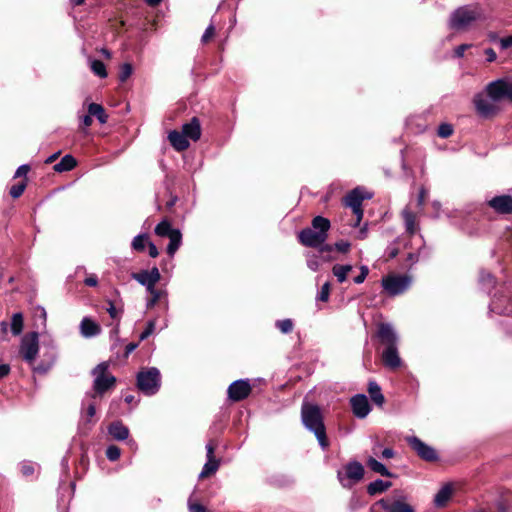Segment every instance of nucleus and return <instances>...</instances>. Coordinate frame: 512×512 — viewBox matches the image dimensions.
<instances>
[{"label": "nucleus", "instance_id": "nucleus-1", "mask_svg": "<svg viewBox=\"0 0 512 512\" xmlns=\"http://www.w3.org/2000/svg\"><path fill=\"white\" fill-rule=\"evenodd\" d=\"M19 351L23 359L31 365L33 371L38 374L47 373L56 361L55 347L51 346L50 349L43 354L42 360L38 364H34L39 351L37 332H31L22 338Z\"/></svg>", "mask_w": 512, "mask_h": 512}, {"label": "nucleus", "instance_id": "nucleus-2", "mask_svg": "<svg viewBox=\"0 0 512 512\" xmlns=\"http://www.w3.org/2000/svg\"><path fill=\"white\" fill-rule=\"evenodd\" d=\"M303 425L316 436L319 445L325 449L328 447L325 426L321 411L316 405L304 404L301 410Z\"/></svg>", "mask_w": 512, "mask_h": 512}, {"label": "nucleus", "instance_id": "nucleus-3", "mask_svg": "<svg viewBox=\"0 0 512 512\" xmlns=\"http://www.w3.org/2000/svg\"><path fill=\"white\" fill-rule=\"evenodd\" d=\"M329 228V220L322 216H317L312 220L311 227H307L299 233V241L305 246L317 247L326 240Z\"/></svg>", "mask_w": 512, "mask_h": 512}, {"label": "nucleus", "instance_id": "nucleus-4", "mask_svg": "<svg viewBox=\"0 0 512 512\" xmlns=\"http://www.w3.org/2000/svg\"><path fill=\"white\" fill-rule=\"evenodd\" d=\"M481 17L482 11L478 5H464L457 8L450 15L449 27L456 31H464Z\"/></svg>", "mask_w": 512, "mask_h": 512}, {"label": "nucleus", "instance_id": "nucleus-5", "mask_svg": "<svg viewBox=\"0 0 512 512\" xmlns=\"http://www.w3.org/2000/svg\"><path fill=\"white\" fill-rule=\"evenodd\" d=\"M136 386L145 396L155 395L161 388V373L156 367L142 368L136 376Z\"/></svg>", "mask_w": 512, "mask_h": 512}, {"label": "nucleus", "instance_id": "nucleus-6", "mask_svg": "<svg viewBox=\"0 0 512 512\" xmlns=\"http://www.w3.org/2000/svg\"><path fill=\"white\" fill-rule=\"evenodd\" d=\"M94 376L93 387L87 393L102 399L105 392L112 388L116 383V378L108 373V364L102 362L98 364L93 370Z\"/></svg>", "mask_w": 512, "mask_h": 512}, {"label": "nucleus", "instance_id": "nucleus-7", "mask_svg": "<svg viewBox=\"0 0 512 512\" xmlns=\"http://www.w3.org/2000/svg\"><path fill=\"white\" fill-rule=\"evenodd\" d=\"M364 477L363 465L356 461H349L342 470L337 472V478L343 488L350 489Z\"/></svg>", "mask_w": 512, "mask_h": 512}, {"label": "nucleus", "instance_id": "nucleus-8", "mask_svg": "<svg viewBox=\"0 0 512 512\" xmlns=\"http://www.w3.org/2000/svg\"><path fill=\"white\" fill-rule=\"evenodd\" d=\"M102 399L93 396L92 394L85 393L81 402L80 411V428L82 430H90L91 427L96 423L94 419L96 414V408L100 404Z\"/></svg>", "mask_w": 512, "mask_h": 512}, {"label": "nucleus", "instance_id": "nucleus-9", "mask_svg": "<svg viewBox=\"0 0 512 512\" xmlns=\"http://www.w3.org/2000/svg\"><path fill=\"white\" fill-rule=\"evenodd\" d=\"M413 276L409 273L390 272L386 275V295L397 296L405 293L412 285Z\"/></svg>", "mask_w": 512, "mask_h": 512}, {"label": "nucleus", "instance_id": "nucleus-10", "mask_svg": "<svg viewBox=\"0 0 512 512\" xmlns=\"http://www.w3.org/2000/svg\"><path fill=\"white\" fill-rule=\"evenodd\" d=\"M372 197V194L362 187H357L350 191L347 196L344 198V204L352 209V212L355 216L354 226H358L362 220L363 210H362V202L365 199H369Z\"/></svg>", "mask_w": 512, "mask_h": 512}, {"label": "nucleus", "instance_id": "nucleus-11", "mask_svg": "<svg viewBox=\"0 0 512 512\" xmlns=\"http://www.w3.org/2000/svg\"><path fill=\"white\" fill-rule=\"evenodd\" d=\"M398 337L391 325L386 323V368L396 370L403 366L397 350Z\"/></svg>", "mask_w": 512, "mask_h": 512}, {"label": "nucleus", "instance_id": "nucleus-12", "mask_svg": "<svg viewBox=\"0 0 512 512\" xmlns=\"http://www.w3.org/2000/svg\"><path fill=\"white\" fill-rule=\"evenodd\" d=\"M411 450L422 460L428 463L439 461V454L435 448L423 442L417 436H407L405 438Z\"/></svg>", "mask_w": 512, "mask_h": 512}, {"label": "nucleus", "instance_id": "nucleus-13", "mask_svg": "<svg viewBox=\"0 0 512 512\" xmlns=\"http://www.w3.org/2000/svg\"><path fill=\"white\" fill-rule=\"evenodd\" d=\"M485 91L487 96L494 102L502 100L512 102V82L504 78L488 83Z\"/></svg>", "mask_w": 512, "mask_h": 512}, {"label": "nucleus", "instance_id": "nucleus-14", "mask_svg": "<svg viewBox=\"0 0 512 512\" xmlns=\"http://www.w3.org/2000/svg\"><path fill=\"white\" fill-rule=\"evenodd\" d=\"M252 391L250 381L248 379H239L232 382L228 389V398L233 402H239L246 399Z\"/></svg>", "mask_w": 512, "mask_h": 512}, {"label": "nucleus", "instance_id": "nucleus-15", "mask_svg": "<svg viewBox=\"0 0 512 512\" xmlns=\"http://www.w3.org/2000/svg\"><path fill=\"white\" fill-rule=\"evenodd\" d=\"M486 204L498 215H512V195H496L489 199Z\"/></svg>", "mask_w": 512, "mask_h": 512}, {"label": "nucleus", "instance_id": "nucleus-16", "mask_svg": "<svg viewBox=\"0 0 512 512\" xmlns=\"http://www.w3.org/2000/svg\"><path fill=\"white\" fill-rule=\"evenodd\" d=\"M215 447L212 443L206 445V457L207 461L204 464L202 471L199 474L200 479L209 477L217 472L220 466V460L214 456Z\"/></svg>", "mask_w": 512, "mask_h": 512}, {"label": "nucleus", "instance_id": "nucleus-17", "mask_svg": "<svg viewBox=\"0 0 512 512\" xmlns=\"http://www.w3.org/2000/svg\"><path fill=\"white\" fill-rule=\"evenodd\" d=\"M473 102L477 113L483 118H492L499 112V108L487 101L482 94L475 95Z\"/></svg>", "mask_w": 512, "mask_h": 512}, {"label": "nucleus", "instance_id": "nucleus-18", "mask_svg": "<svg viewBox=\"0 0 512 512\" xmlns=\"http://www.w3.org/2000/svg\"><path fill=\"white\" fill-rule=\"evenodd\" d=\"M350 403H351L353 414L357 418H360V419L365 418L371 410L368 398L364 394L354 395L351 398Z\"/></svg>", "mask_w": 512, "mask_h": 512}, {"label": "nucleus", "instance_id": "nucleus-19", "mask_svg": "<svg viewBox=\"0 0 512 512\" xmlns=\"http://www.w3.org/2000/svg\"><path fill=\"white\" fill-rule=\"evenodd\" d=\"M134 278L143 286L147 288V290H152L155 288V284L160 279V272L158 268L153 267L151 270H143L137 273Z\"/></svg>", "mask_w": 512, "mask_h": 512}, {"label": "nucleus", "instance_id": "nucleus-20", "mask_svg": "<svg viewBox=\"0 0 512 512\" xmlns=\"http://www.w3.org/2000/svg\"><path fill=\"white\" fill-rule=\"evenodd\" d=\"M375 457H384V446L377 444L373 448V456H370L367 460V466L374 472L384 475V464L378 461Z\"/></svg>", "mask_w": 512, "mask_h": 512}, {"label": "nucleus", "instance_id": "nucleus-21", "mask_svg": "<svg viewBox=\"0 0 512 512\" xmlns=\"http://www.w3.org/2000/svg\"><path fill=\"white\" fill-rule=\"evenodd\" d=\"M79 328L84 338L96 337L101 333L100 325L89 317H84L81 320Z\"/></svg>", "mask_w": 512, "mask_h": 512}, {"label": "nucleus", "instance_id": "nucleus-22", "mask_svg": "<svg viewBox=\"0 0 512 512\" xmlns=\"http://www.w3.org/2000/svg\"><path fill=\"white\" fill-rule=\"evenodd\" d=\"M108 434L117 441H124L129 437V429L121 421H114L107 427Z\"/></svg>", "mask_w": 512, "mask_h": 512}, {"label": "nucleus", "instance_id": "nucleus-23", "mask_svg": "<svg viewBox=\"0 0 512 512\" xmlns=\"http://www.w3.org/2000/svg\"><path fill=\"white\" fill-rule=\"evenodd\" d=\"M402 217L404 220L406 232L409 235H414L419 228L416 213L411 211L409 208H405L402 211Z\"/></svg>", "mask_w": 512, "mask_h": 512}, {"label": "nucleus", "instance_id": "nucleus-24", "mask_svg": "<svg viewBox=\"0 0 512 512\" xmlns=\"http://www.w3.org/2000/svg\"><path fill=\"white\" fill-rule=\"evenodd\" d=\"M187 139L196 141L201 136V128L198 119L193 118L190 122L186 123L182 127L181 132Z\"/></svg>", "mask_w": 512, "mask_h": 512}, {"label": "nucleus", "instance_id": "nucleus-25", "mask_svg": "<svg viewBox=\"0 0 512 512\" xmlns=\"http://www.w3.org/2000/svg\"><path fill=\"white\" fill-rule=\"evenodd\" d=\"M453 494V487L451 484L444 485L435 495L434 504L438 508H444L448 504Z\"/></svg>", "mask_w": 512, "mask_h": 512}, {"label": "nucleus", "instance_id": "nucleus-26", "mask_svg": "<svg viewBox=\"0 0 512 512\" xmlns=\"http://www.w3.org/2000/svg\"><path fill=\"white\" fill-rule=\"evenodd\" d=\"M168 138H169L171 145L177 151H183L189 147L188 139L181 132L172 131L169 133Z\"/></svg>", "mask_w": 512, "mask_h": 512}, {"label": "nucleus", "instance_id": "nucleus-27", "mask_svg": "<svg viewBox=\"0 0 512 512\" xmlns=\"http://www.w3.org/2000/svg\"><path fill=\"white\" fill-rule=\"evenodd\" d=\"M386 512H415V509L405 501L395 499L390 503L386 501Z\"/></svg>", "mask_w": 512, "mask_h": 512}, {"label": "nucleus", "instance_id": "nucleus-28", "mask_svg": "<svg viewBox=\"0 0 512 512\" xmlns=\"http://www.w3.org/2000/svg\"><path fill=\"white\" fill-rule=\"evenodd\" d=\"M353 267L351 265H335L333 267V274L337 278L338 282L342 283L351 276Z\"/></svg>", "mask_w": 512, "mask_h": 512}, {"label": "nucleus", "instance_id": "nucleus-29", "mask_svg": "<svg viewBox=\"0 0 512 512\" xmlns=\"http://www.w3.org/2000/svg\"><path fill=\"white\" fill-rule=\"evenodd\" d=\"M88 113L95 116L101 124H105L107 122L108 116L100 104L90 103L88 105Z\"/></svg>", "mask_w": 512, "mask_h": 512}, {"label": "nucleus", "instance_id": "nucleus-30", "mask_svg": "<svg viewBox=\"0 0 512 512\" xmlns=\"http://www.w3.org/2000/svg\"><path fill=\"white\" fill-rule=\"evenodd\" d=\"M76 166V160L71 155L64 156L59 163L54 166L56 172H64L73 169Z\"/></svg>", "mask_w": 512, "mask_h": 512}, {"label": "nucleus", "instance_id": "nucleus-31", "mask_svg": "<svg viewBox=\"0 0 512 512\" xmlns=\"http://www.w3.org/2000/svg\"><path fill=\"white\" fill-rule=\"evenodd\" d=\"M368 392L374 403L381 406L384 401L381 387L376 382L371 381L369 382Z\"/></svg>", "mask_w": 512, "mask_h": 512}, {"label": "nucleus", "instance_id": "nucleus-32", "mask_svg": "<svg viewBox=\"0 0 512 512\" xmlns=\"http://www.w3.org/2000/svg\"><path fill=\"white\" fill-rule=\"evenodd\" d=\"M169 238V244L167 245V253L173 255L179 248L181 243V233L177 230L172 232Z\"/></svg>", "mask_w": 512, "mask_h": 512}, {"label": "nucleus", "instance_id": "nucleus-33", "mask_svg": "<svg viewBox=\"0 0 512 512\" xmlns=\"http://www.w3.org/2000/svg\"><path fill=\"white\" fill-rule=\"evenodd\" d=\"M11 332L13 335H19L23 330V315L22 313H14L11 319Z\"/></svg>", "mask_w": 512, "mask_h": 512}, {"label": "nucleus", "instance_id": "nucleus-34", "mask_svg": "<svg viewBox=\"0 0 512 512\" xmlns=\"http://www.w3.org/2000/svg\"><path fill=\"white\" fill-rule=\"evenodd\" d=\"M20 471L24 477H32L38 468V465L34 462L24 460L20 464Z\"/></svg>", "mask_w": 512, "mask_h": 512}, {"label": "nucleus", "instance_id": "nucleus-35", "mask_svg": "<svg viewBox=\"0 0 512 512\" xmlns=\"http://www.w3.org/2000/svg\"><path fill=\"white\" fill-rule=\"evenodd\" d=\"M275 327L283 334H289L292 332L293 328H294V323L292 321V319L290 318H286V319H281V320H277L275 322Z\"/></svg>", "mask_w": 512, "mask_h": 512}, {"label": "nucleus", "instance_id": "nucleus-36", "mask_svg": "<svg viewBox=\"0 0 512 512\" xmlns=\"http://www.w3.org/2000/svg\"><path fill=\"white\" fill-rule=\"evenodd\" d=\"M90 68L92 70V72L99 76L100 78H106L107 77V71H106V67L104 65L103 62L99 61V60H90Z\"/></svg>", "mask_w": 512, "mask_h": 512}, {"label": "nucleus", "instance_id": "nucleus-37", "mask_svg": "<svg viewBox=\"0 0 512 512\" xmlns=\"http://www.w3.org/2000/svg\"><path fill=\"white\" fill-rule=\"evenodd\" d=\"M383 491H384V481L381 479H377L374 482H371L367 487V492L371 496H373L377 493H381Z\"/></svg>", "mask_w": 512, "mask_h": 512}, {"label": "nucleus", "instance_id": "nucleus-38", "mask_svg": "<svg viewBox=\"0 0 512 512\" xmlns=\"http://www.w3.org/2000/svg\"><path fill=\"white\" fill-rule=\"evenodd\" d=\"M106 457L109 461H117L121 456V449L116 445H109L106 448Z\"/></svg>", "mask_w": 512, "mask_h": 512}, {"label": "nucleus", "instance_id": "nucleus-39", "mask_svg": "<svg viewBox=\"0 0 512 512\" xmlns=\"http://www.w3.org/2000/svg\"><path fill=\"white\" fill-rule=\"evenodd\" d=\"M175 230H173L170 226L169 223L167 222H161L159 223L156 228H155V232L157 235L159 236H171L172 232H174Z\"/></svg>", "mask_w": 512, "mask_h": 512}, {"label": "nucleus", "instance_id": "nucleus-40", "mask_svg": "<svg viewBox=\"0 0 512 512\" xmlns=\"http://www.w3.org/2000/svg\"><path fill=\"white\" fill-rule=\"evenodd\" d=\"M146 244H147V238L142 235L135 237L132 242L133 249L136 253L144 252V248H145Z\"/></svg>", "mask_w": 512, "mask_h": 512}, {"label": "nucleus", "instance_id": "nucleus-41", "mask_svg": "<svg viewBox=\"0 0 512 512\" xmlns=\"http://www.w3.org/2000/svg\"><path fill=\"white\" fill-rule=\"evenodd\" d=\"M454 132L453 126L448 123H442L439 125L437 135L441 138H448Z\"/></svg>", "mask_w": 512, "mask_h": 512}, {"label": "nucleus", "instance_id": "nucleus-42", "mask_svg": "<svg viewBox=\"0 0 512 512\" xmlns=\"http://www.w3.org/2000/svg\"><path fill=\"white\" fill-rule=\"evenodd\" d=\"M108 307L106 308V311L110 315V317L114 320L120 321L122 310L118 309L114 303L111 300L107 301Z\"/></svg>", "mask_w": 512, "mask_h": 512}, {"label": "nucleus", "instance_id": "nucleus-43", "mask_svg": "<svg viewBox=\"0 0 512 512\" xmlns=\"http://www.w3.org/2000/svg\"><path fill=\"white\" fill-rule=\"evenodd\" d=\"M133 68L131 64L124 63L120 67L119 79L121 82H125L132 74Z\"/></svg>", "mask_w": 512, "mask_h": 512}, {"label": "nucleus", "instance_id": "nucleus-44", "mask_svg": "<svg viewBox=\"0 0 512 512\" xmlns=\"http://www.w3.org/2000/svg\"><path fill=\"white\" fill-rule=\"evenodd\" d=\"M148 291L151 294V298L147 301V308H152L160 300L163 292L155 288H152V290Z\"/></svg>", "mask_w": 512, "mask_h": 512}, {"label": "nucleus", "instance_id": "nucleus-45", "mask_svg": "<svg viewBox=\"0 0 512 512\" xmlns=\"http://www.w3.org/2000/svg\"><path fill=\"white\" fill-rule=\"evenodd\" d=\"M329 295H330V284H329V282H326L322 285V287L316 297V300L322 301V302H327L329 299Z\"/></svg>", "mask_w": 512, "mask_h": 512}, {"label": "nucleus", "instance_id": "nucleus-46", "mask_svg": "<svg viewBox=\"0 0 512 512\" xmlns=\"http://www.w3.org/2000/svg\"><path fill=\"white\" fill-rule=\"evenodd\" d=\"M26 188V182L25 181H22L16 185H13L10 189V194L13 198H18L19 196L22 195V193L24 192Z\"/></svg>", "mask_w": 512, "mask_h": 512}, {"label": "nucleus", "instance_id": "nucleus-47", "mask_svg": "<svg viewBox=\"0 0 512 512\" xmlns=\"http://www.w3.org/2000/svg\"><path fill=\"white\" fill-rule=\"evenodd\" d=\"M334 246L335 248L333 251L337 253L346 254L350 251V243L345 240L336 242Z\"/></svg>", "mask_w": 512, "mask_h": 512}, {"label": "nucleus", "instance_id": "nucleus-48", "mask_svg": "<svg viewBox=\"0 0 512 512\" xmlns=\"http://www.w3.org/2000/svg\"><path fill=\"white\" fill-rule=\"evenodd\" d=\"M154 330H155V321L150 320L147 323L145 330L139 336L140 341L147 339L154 332Z\"/></svg>", "mask_w": 512, "mask_h": 512}, {"label": "nucleus", "instance_id": "nucleus-49", "mask_svg": "<svg viewBox=\"0 0 512 512\" xmlns=\"http://www.w3.org/2000/svg\"><path fill=\"white\" fill-rule=\"evenodd\" d=\"M375 340H377L380 344L384 343V323L378 322L376 324V333L374 335Z\"/></svg>", "mask_w": 512, "mask_h": 512}, {"label": "nucleus", "instance_id": "nucleus-50", "mask_svg": "<svg viewBox=\"0 0 512 512\" xmlns=\"http://www.w3.org/2000/svg\"><path fill=\"white\" fill-rule=\"evenodd\" d=\"M35 317L41 320L43 326H46L47 312L44 307L38 306L35 308Z\"/></svg>", "mask_w": 512, "mask_h": 512}, {"label": "nucleus", "instance_id": "nucleus-51", "mask_svg": "<svg viewBox=\"0 0 512 512\" xmlns=\"http://www.w3.org/2000/svg\"><path fill=\"white\" fill-rule=\"evenodd\" d=\"M367 274H368L367 267L362 266L360 273L358 275L352 277L353 282L356 284L362 283L365 280Z\"/></svg>", "mask_w": 512, "mask_h": 512}, {"label": "nucleus", "instance_id": "nucleus-52", "mask_svg": "<svg viewBox=\"0 0 512 512\" xmlns=\"http://www.w3.org/2000/svg\"><path fill=\"white\" fill-rule=\"evenodd\" d=\"M188 510L189 512H206V509L202 504L193 503L190 499L188 501Z\"/></svg>", "mask_w": 512, "mask_h": 512}, {"label": "nucleus", "instance_id": "nucleus-53", "mask_svg": "<svg viewBox=\"0 0 512 512\" xmlns=\"http://www.w3.org/2000/svg\"><path fill=\"white\" fill-rule=\"evenodd\" d=\"M500 48L506 50L512 47V35L499 39Z\"/></svg>", "mask_w": 512, "mask_h": 512}, {"label": "nucleus", "instance_id": "nucleus-54", "mask_svg": "<svg viewBox=\"0 0 512 512\" xmlns=\"http://www.w3.org/2000/svg\"><path fill=\"white\" fill-rule=\"evenodd\" d=\"M84 283L85 285L87 286H90V287H95L98 285V278L96 275L94 274H91V275H88L85 279H84Z\"/></svg>", "mask_w": 512, "mask_h": 512}, {"label": "nucleus", "instance_id": "nucleus-55", "mask_svg": "<svg viewBox=\"0 0 512 512\" xmlns=\"http://www.w3.org/2000/svg\"><path fill=\"white\" fill-rule=\"evenodd\" d=\"M214 33V27L212 25L208 26L207 29L205 30V33L202 36V41L208 42L214 36Z\"/></svg>", "mask_w": 512, "mask_h": 512}, {"label": "nucleus", "instance_id": "nucleus-56", "mask_svg": "<svg viewBox=\"0 0 512 512\" xmlns=\"http://www.w3.org/2000/svg\"><path fill=\"white\" fill-rule=\"evenodd\" d=\"M307 266L312 270V271H317L319 266H320V258H310L308 261H307Z\"/></svg>", "mask_w": 512, "mask_h": 512}, {"label": "nucleus", "instance_id": "nucleus-57", "mask_svg": "<svg viewBox=\"0 0 512 512\" xmlns=\"http://www.w3.org/2000/svg\"><path fill=\"white\" fill-rule=\"evenodd\" d=\"M487 62L491 63L497 59L496 52L492 48H486L484 51Z\"/></svg>", "mask_w": 512, "mask_h": 512}, {"label": "nucleus", "instance_id": "nucleus-58", "mask_svg": "<svg viewBox=\"0 0 512 512\" xmlns=\"http://www.w3.org/2000/svg\"><path fill=\"white\" fill-rule=\"evenodd\" d=\"M470 47V45L468 44H462V45H459L456 49H455V54L457 57H463L466 49H468Z\"/></svg>", "mask_w": 512, "mask_h": 512}, {"label": "nucleus", "instance_id": "nucleus-59", "mask_svg": "<svg viewBox=\"0 0 512 512\" xmlns=\"http://www.w3.org/2000/svg\"><path fill=\"white\" fill-rule=\"evenodd\" d=\"M384 509V499L377 501L372 507L371 512H381Z\"/></svg>", "mask_w": 512, "mask_h": 512}, {"label": "nucleus", "instance_id": "nucleus-60", "mask_svg": "<svg viewBox=\"0 0 512 512\" xmlns=\"http://www.w3.org/2000/svg\"><path fill=\"white\" fill-rule=\"evenodd\" d=\"M29 171V166L28 165H22L20 166L16 173H15V177H22V176H25Z\"/></svg>", "mask_w": 512, "mask_h": 512}, {"label": "nucleus", "instance_id": "nucleus-61", "mask_svg": "<svg viewBox=\"0 0 512 512\" xmlns=\"http://www.w3.org/2000/svg\"><path fill=\"white\" fill-rule=\"evenodd\" d=\"M427 192L424 188H422L418 194V206L422 207L425 203Z\"/></svg>", "mask_w": 512, "mask_h": 512}, {"label": "nucleus", "instance_id": "nucleus-62", "mask_svg": "<svg viewBox=\"0 0 512 512\" xmlns=\"http://www.w3.org/2000/svg\"><path fill=\"white\" fill-rule=\"evenodd\" d=\"M10 372V366L8 364L0 365V378L7 376Z\"/></svg>", "mask_w": 512, "mask_h": 512}, {"label": "nucleus", "instance_id": "nucleus-63", "mask_svg": "<svg viewBox=\"0 0 512 512\" xmlns=\"http://www.w3.org/2000/svg\"><path fill=\"white\" fill-rule=\"evenodd\" d=\"M82 124L85 127H89L92 125V115L88 114L82 118Z\"/></svg>", "mask_w": 512, "mask_h": 512}, {"label": "nucleus", "instance_id": "nucleus-64", "mask_svg": "<svg viewBox=\"0 0 512 512\" xmlns=\"http://www.w3.org/2000/svg\"><path fill=\"white\" fill-rule=\"evenodd\" d=\"M138 347L137 343H129L125 348V354L129 355Z\"/></svg>", "mask_w": 512, "mask_h": 512}]
</instances>
